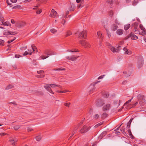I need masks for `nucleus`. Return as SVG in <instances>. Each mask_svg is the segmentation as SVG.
I'll return each instance as SVG.
<instances>
[{"label":"nucleus","mask_w":146,"mask_h":146,"mask_svg":"<svg viewBox=\"0 0 146 146\" xmlns=\"http://www.w3.org/2000/svg\"><path fill=\"white\" fill-rule=\"evenodd\" d=\"M42 11L41 9H39V10L37 11H36V13L37 14H39L42 12Z\"/></svg>","instance_id":"603ef678"},{"label":"nucleus","mask_w":146,"mask_h":146,"mask_svg":"<svg viewBox=\"0 0 146 146\" xmlns=\"http://www.w3.org/2000/svg\"><path fill=\"white\" fill-rule=\"evenodd\" d=\"M31 47L34 51H35L36 50H37V48L34 44L32 45Z\"/></svg>","instance_id":"2f4dec72"},{"label":"nucleus","mask_w":146,"mask_h":146,"mask_svg":"<svg viewBox=\"0 0 146 146\" xmlns=\"http://www.w3.org/2000/svg\"><path fill=\"white\" fill-rule=\"evenodd\" d=\"M133 119V118L129 120V121L128 122V123H127V128H130V125H131V122L132 121Z\"/></svg>","instance_id":"a211bd4d"},{"label":"nucleus","mask_w":146,"mask_h":146,"mask_svg":"<svg viewBox=\"0 0 146 146\" xmlns=\"http://www.w3.org/2000/svg\"><path fill=\"white\" fill-rule=\"evenodd\" d=\"M138 23L137 22H135L133 24V26H134L135 27H137L138 26Z\"/></svg>","instance_id":"6e6d98bb"},{"label":"nucleus","mask_w":146,"mask_h":146,"mask_svg":"<svg viewBox=\"0 0 146 146\" xmlns=\"http://www.w3.org/2000/svg\"><path fill=\"white\" fill-rule=\"evenodd\" d=\"M37 73L39 74H43L44 73V71L43 70H40L37 71Z\"/></svg>","instance_id":"a19ab883"},{"label":"nucleus","mask_w":146,"mask_h":146,"mask_svg":"<svg viewBox=\"0 0 146 146\" xmlns=\"http://www.w3.org/2000/svg\"><path fill=\"white\" fill-rule=\"evenodd\" d=\"M105 75H102L101 76H100L98 78V80H99V79H102L105 76Z\"/></svg>","instance_id":"864d4df0"},{"label":"nucleus","mask_w":146,"mask_h":146,"mask_svg":"<svg viewBox=\"0 0 146 146\" xmlns=\"http://www.w3.org/2000/svg\"><path fill=\"white\" fill-rule=\"evenodd\" d=\"M66 21L65 19H63V20L61 21V23L64 25L66 22Z\"/></svg>","instance_id":"69168bd1"},{"label":"nucleus","mask_w":146,"mask_h":146,"mask_svg":"<svg viewBox=\"0 0 146 146\" xmlns=\"http://www.w3.org/2000/svg\"><path fill=\"white\" fill-rule=\"evenodd\" d=\"M108 116V115L106 113H103L101 116L102 118L104 119L105 118Z\"/></svg>","instance_id":"aec40b11"},{"label":"nucleus","mask_w":146,"mask_h":146,"mask_svg":"<svg viewBox=\"0 0 146 146\" xmlns=\"http://www.w3.org/2000/svg\"><path fill=\"white\" fill-rule=\"evenodd\" d=\"M106 31L108 36L109 38H110L111 36V33L109 32V30L106 29Z\"/></svg>","instance_id":"e433bc0d"},{"label":"nucleus","mask_w":146,"mask_h":146,"mask_svg":"<svg viewBox=\"0 0 146 146\" xmlns=\"http://www.w3.org/2000/svg\"><path fill=\"white\" fill-rule=\"evenodd\" d=\"M137 104H138V102H137L135 103L134 104H132L131 105H130L131 108H133V107H135V106H136V105Z\"/></svg>","instance_id":"4c0bfd02"},{"label":"nucleus","mask_w":146,"mask_h":146,"mask_svg":"<svg viewBox=\"0 0 146 146\" xmlns=\"http://www.w3.org/2000/svg\"><path fill=\"white\" fill-rule=\"evenodd\" d=\"M50 32L52 33H55L57 32V30L54 29H52L50 30Z\"/></svg>","instance_id":"473e14b6"},{"label":"nucleus","mask_w":146,"mask_h":146,"mask_svg":"<svg viewBox=\"0 0 146 146\" xmlns=\"http://www.w3.org/2000/svg\"><path fill=\"white\" fill-rule=\"evenodd\" d=\"M16 39V37H15L13 39L8 41L7 42L9 44L10 43H11V42H13V41H14Z\"/></svg>","instance_id":"8fccbe9b"},{"label":"nucleus","mask_w":146,"mask_h":146,"mask_svg":"<svg viewBox=\"0 0 146 146\" xmlns=\"http://www.w3.org/2000/svg\"><path fill=\"white\" fill-rule=\"evenodd\" d=\"M44 76V75H37V77L38 78H43Z\"/></svg>","instance_id":"bf43d9fd"},{"label":"nucleus","mask_w":146,"mask_h":146,"mask_svg":"<svg viewBox=\"0 0 146 146\" xmlns=\"http://www.w3.org/2000/svg\"><path fill=\"white\" fill-rule=\"evenodd\" d=\"M70 103H65L64 104V105L67 107H69L70 106Z\"/></svg>","instance_id":"49530a36"},{"label":"nucleus","mask_w":146,"mask_h":146,"mask_svg":"<svg viewBox=\"0 0 146 146\" xmlns=\"http://www.w3.org/2000/svg\"><path fill=\"white\" fill-rule=\"evenodd\" d=\"M78 37L80 38H83L84 39H86L87 37V32L86 31H83L80 33L78 35Z\"/></svg>","instance_id":"0eeeda50"},{"label":"nucleus","mask_w":146,"mask_h":146,"mask_svg":"<svg viewBox=\"0 0 146 146\" xmlns=\"http://www.w3.org/2000/svg\"><path fill=\"white\" fill-rule=\"evenodd\" d=\"M125 53L128 54H131V51H129L128 50L127 51H125Z\"/></svg>","instance_id":"5fc2aeb1"},{"label":"nucleus","mask_w":146,"mask_h":146,"mask_svg":"<svg viewBox=\"0 0 146 146\" xmlns=\"http://www.w3.org/2000/svg\"><path fill=\"white\" fill-rule=\"evenodd\" d=\"M118 28L117 25L115 24H113L111 26V29L113 31H115Z\"/></svg>","instance_id":"2eb2a0df"},{"label":"nucleus","mask_w":146,"mask_h":146,"mask_svg":"<svg viewBox=\"0 0 146 146\" xmlns=\"http://www.w3.org/2000/svg\"><path fill=\"white\" fill-rule=\"evenodd\" d=\"M97 35L99 37V38H102V39L103 36L101 33L100 31H98L97 32Z\"/></svg>","instance_id":"bb28decb"},{"label":"nucleus","mask_w":146,"mask_h":146,"mask_svg":"<svg viewBox=\"0 0 146 146\" xmlns=\"http://www.w3.org/2000/svg\"><path fill=\"white\" fill-rule=\"evenodd\" d=\"M109 15L111 17L113 14V11H110L109 12Z\"/></svg>","instance_id":"37998d69"},{"label":"nucleus","mask_w":146,"mask_h":146,"mask_svg":"<svg viewBox=\"0 0 146 146\" xmlns=\"http://www.w3.org/2000/svg\"><path fill=\"white\" fill-rule=\"evenodd\" d=\"M56 87H59L60 88H61V86L54 84H47L44 86V88L48 92L52 94H54V93L52 90L51 88Z\"/></svg>","instance_id":"f257e3e1"},{"label":"nucleus","mask_w":146,"mask_h":146,"mask_svg":"<svg viewBox=\"0 0 146 146\" xmlns=\"http://www.w3.org/2000/svg\"><path fill=\"white\" fill-rule=\"evenodd\" d=\"M29 54V53L27 51H25L24 53L23 54V55L24 56H26Z\"/></svg>","instance_id":"774afa93"},{"label":"nucleus","mask_w":146,"mask_h":146,"mask_svg":"<svg viewBox=\"0 0 146 146\" xmlns=\"http://www.w3.org/2000/svg\"><path fill=\"white\" fill-rule=\"evenodd\" d=\"M133 97L132 98H131V99H130L129 100H128V101H127V102H126V103H125L124 104V106H125V105H127L129 103V102H130L131 101V99L133 98Z\"/></svg>","instance_id":"c03bdc74"},{"label":"nucleus","mask_w":146,"mask_h":146,"mask_svg":"<svg viewBox=\"0 0 146 146\" xmlns=\"http://www.w3.org/2000/svg\"><path fill=\"white\" fill-rule=\"evenodd\" d=\"M107 134V131H105L102 133L99 136V138L100 139H102V137L106 135Z\"/></svg>","instance_id":"dca6fc26"},{"label":"nucleus","mask_w":146,"mask_h":146,"mask_svg":"<svg viewBox=\"0 0 146 146\" xmlns=\"http://www.w3.org/2000/svg\"><path fill=\"white\" fill-rule=\"evenodd\" d=\"M123 30L121 29H118L117 31V33L119 35H121L123 34Z\"/></svg>","instance_id":"f3484780"},{"label":"nucleus","mask_w":146,"mask_h":146,"mask_svg":"<svg viewBox=\"0 0 146 146\" xmlns=\"http://www.w3.org/2000/svg\"><path fill=\"white\" fill-rule=\"evenodd\" d=\"M48 50H46L44 51V53L46 55H48Z\"/></svg>","instance_id":"0e129e2a"},{"label":"nucleus","mask_w":146,"mask_h":146,"mask_svg":"<svg viewBox=\"0 0 146 146\" xmlns=\"http://www.w3.org/2000/svg\"><path fill=\"white\" fill-rule=\"evenodd\" d=\"M20 126L19 125H16L13 128L15 130H18L20 127Z\"/></svg>","instance_id":"7c9ffc66"},{"label":"nucleus","mask_w":146,"mask_h":146,"mask_svg":"<svg viewBox=\"0 0 146 146\" xmlns=\"http://www.w3.org/2000/svg\"><path fill=\"white\" fill-rule=\"evenodd\" d=\"M120 102H121V100H119V103L117 101H115L114 103L115 104H117V103H118V104L117 106V107H118L120 105Z\"/></svg>","instance_id":"79ce46f5"},{"label":"nucleus","mask_w":146,"mask_h":146,"mask_svg":"<svg viewBox=\"0 0 146 146\" xmlns=\"http://www.w3.org/2000/svg\"><path fill=\"white\" fill-rule=\"evenodd\" d=\"M17 34V32H11L8 30L5 31L3 33V35H14Z\"/></svg>","instance_id":"9b49d317"},{"label":"nucleus","mask_w":146,"mask_h":146,"mask_svg":"<svg viewBox=\"0 0 146 146\" xmlns=\"http://www.w3.org/2000/svg\"><path fill=\"white\" fill-rule=\"evenodd\" d=\"M105 104L104 101L102 99H99L96 102V104L98 107H100L102 106Z\"/></svg>","instance_id":"39448f33"},{"label":"nucleus","mask_w":146,"mask_h":146,"mask_svg":"<svg viewBox=\"0 0 146 146\" xmlns=\"http://www.w3.org/2000/svg\"><path fill=\"white\" fill-rule=\"evenodd\" d=\"M130 37L132 40H136L138 38V37L137 36L135 35L133 33L131 32L130 35L126 37L125 39H127Z\"/></svg>","instance_id":"6e6552de"},{"label":"nucleus","mask_w":146,"mask_h":146,"mask_svg":"<svg viewBox=\"0 0 146 146\" xmlns=\"http://www.w3.org/2000/svg\"><path fill=\"white\" fill-rule=\"evenodd\" d=\"M102 124H103V123L102 122L99 123L98 124H97L95 125V128L98 127H99V126L102 125Z\"/></svg>","instance_id":"58836bf2"},{"label":"nucleus","mask_w":146,"mask_h":146,"mask_svg":"<svg viewBox=\"0 0 146 146\" xmlns=\"http://www.w3.org/2000/svg\"><path fill=\"white\" fill-rule=\"evenodd\" d=\"M14 87V86L13 85L9 84L6 87L5 89L9 90L12 88H13Z\"/></svg>","instance_id":"412c9836"},{"label":"nucleus","mask_w":146,"mask_h":146,"mask_svg":"<svg viewBox=\"0 0 146 146\" xmlns=\"http://www.w3.org/2000/svg\"><path fill=\"white\" fill-rule=\"evenodd\" d=\"M120 131L122 132V133H123L125 135H126V133L125 131V128L124 127H122L120 129Z\"/></svg>","instance_id":"5701e85b"},{"label":"nucleus","mask_w":146,"mask_h":146,"mask_svg":"<svg viewBox=\"0 0 146 146\" xmlns=\"http://www.w3.org/2000/svg\"><path fill=\"white\" fill-rule=\"evenodd\" d=\"M79 42L85 48H90V45L89 43L85 40H80Z\"/></svg>","instance_id":"20e7f679"},{"label":"nucleus","mask_w":146,"mask_h":146,"mask_svg":"<svg viewBox=\"0 0 146 146\" xmlns=\"http://www.w3.org/2000/svg\"><path fill=\"white\" fill-rule=\"evenodd\" d=\"M114 0H108L107 2L108 3H110L111 4L114 2Z\"/></svg>","instance_id":"09e8293b"},{"label":"nucleus","mask_w":146,"mask_h":146,"mask_svg":"<svg viewBox=\"0 0 146 146\" xmlns=\"http://www.w3.org/2000/svg\"><path fill=\"white\" fill-rule=\"evenodd\" d=\"M27 48V46H25L24 47H21L20 48V49L21 50H25Z\"/></svg>","instance_id":"13d9d810"},{"label":"nucleus","mask_w":146,"mask_h":146,"mask_svg":"<svg viewBox=\"0 0 146 146\" xmlns=\"http://www.w3.org/2000/svg\"><path fill=\"white\" fill-rule=\"evenodd\" d=\"M4 41L3 40L0 39V45H3Z\"/></svg>","instance_id":"3c124183"},{"label":"nucleus","mask_w":146,"mask_h":146,"mask_svg":"<svg viewBox=\"0 0 146 146\" xmlns=\"http://www.w3.org/2000/svg\"><path fill=\"white\" fill-rule=\"evenodd\" d=\"M110 49L113 52H117V50L116 51L115 48L113 47H111V48Z\"/></svg>","instance_id":"72a5a7b5"},{"label":"nucleus","mask_w":146,"mask_h":146,"mask_svg":"<svg viewBox=\"0 0 146 146\" xmlns=\"http://www.w3.org/2000/svg\"><path fill=\"white\" fill-rule=\"evenodd\" d=\"M13 139L14 140V142L12 143V145H15V143L17 141V140L15 138Z\"/></svg>","instance_id":"f704fd0d"},{"label":"nucleus","mask_w":146,"mask_h":146,"mask_svg":"<svg viewBox=\"0 0 146 146\" xmlns=\"http://www.w3.org/2000/svg\"><path fill=\"white\" fill-rule=\"evenodd\" d=\"M0 21L2 23L4 22V19L3 16L0 14Z\"/></svg>","instance_id":"a878e982"},{"label":"nucleus","mask_w":146,"mask_h":146,"mask_svg":"<svg viewBox=\"0 0 146 146\" xmlns=\"http://www.w3.org/2000/svg\"><path fill=\"white\" fill-rule=\"evenodd\" d=\"M127 131H128V133H129L130 136H131V138L133 139V138H134V137L132 135V134L131 133V130L129 128L127 130Z\"/></svg>","instance_id":"393cba45"},{"label":"nucleus","mask_w":146,"mask_h":146,"mask_svg":"<svg viewBox=\"0 0 146 146\" xmlns=\"http://www.w3.org/2000/svg\"><path fill=\"white\" fill-rule=\"evenodd\" d=\"M114 24H115L118 25L120 24V23L118 21L117 19H116L114 21Z\"/></svg>","instance_id":"de8ad7c7"},{"label":"nucleus","mask_w":146,"mask_h":146,"mask_svg":"<svg viewBox=\"0 0 146 146\" xmlns=\"http://www.w3.org/2000/svg\"><path fill=\"white\" fill-rule=\"evenodd\" d=\"M2 25L7 26H9L10 27L11 26V23L9 22L8 21H6L5 22H3V23H2Z\"/></svg>","instance_id":"6ab92c4d"},{"label":"nucleus","mask_w":146,"mask_h":146,"mask_svg":"<svg viewBox=\"0 0 146 146\" xmlns=\"http://www.w3.org/2000/svg\"><path fill=\"white\" fill-rule=\"evenodd\" d=\"M100 81H98L92 84L90 86V93H92L95 91L96 87H95V85L98 82H100Z\"/></svg>","instance_id":"423d86ee"},{"label":"nucleus","mask_w":146,"mask_h":146,"mask_svg":"<svg viewBox=\"0 0 146 146\" xmlns=\"http://www.w3.org/2000/svg\"><path fill=\"white\" fill-rule=\"evenodd\" d=\"M48 55L46 56H41V58L42 59H45L46 58H48L50 55H54L55 54V53L53 52L48 50Z\"/></svg>","instance_id":"9d476101"},{"label":"nucleus","mask_w":146,"mask_h":146,"mask_svg":"<svg viewBox=\"0 0 146 146\" xmlns=\"http://www.w3.org/2000/svg\"><path fill=\"white\" fill-rule=\"evenodd\" d=\"M75 6H71V7L69 9V11H72L74 10L75 9Z\"/></svg>","instance_id":"c9c22d12"},{"label":"nucleus","mask_w":146,"mask_h":146,"mask_svg":"<svg viewBox=\"0 0 146 146\" xmlns=\"http://www.w3.org/2000/svg\"><path fill=\"white\" fill-rule=\"evenodd\" d=\"M110 107L111 106L110 104H106V105L103 107V110L104 111H106L107 110H108L110 109Z\"/></svg>","instance_id":"ddd939ff"},{"label":"nucleus","mask_w":146,"mask_h":146,"mask_svg":"<svg viewBox=\"0 0 146 146\" xmlns=\"http://www.w3.org/2000/svg\"><path fill=\"white\" fill-rule=\"evenodd\" d=\"M99 117V115L98 114H95L94 115V117L96 119H98Z\"/></svg>","instance_id":"680f3d73"},{"label":"nucleus","mask_w":146,"mask_h":146,"mask_svg":"<svg viewBox=\"0 0 146 146\" xmlns=\"http://www.w3.org/2000/svg\"><path fill=\"white\" fill-rule=\"evenodd\" d=\"M72 34V33L70 31H69L67 32L66 34V35H65V37H68V36L71 35Z\"/></svg>","instance_id":"c756f323"},{"label":"nucleus","mask_w":146,"mask_h":146,"mask_svg":"<svg viewBox=\"0 0 146 146\" xmlns=\"http://www.w3.org/2000/svg\"><path fill=\"white\" fill-rule=\"evenodd\" d=\"M54 70H65V69L64 68L61 69L60 68H58L57 69H55Z\"/></svg>","instance_id":"a18cd8bd"},{"label":"nucleus","mask_w":146,"mask_h":146,"mask_svg":"<svg viewBox=\"0 0 146 146\" xmlns=\"http://www.w3.org/2000/svg\"><path fill=\"white\" fill-rule=\"evenodd\" d=\"M130 24H128L125 25L124 26V29L125 30H127L130 27Z\"/></svg>","instance_id":"4be33fe9"},{"label":"nucleus","mask_w":146,"mask_h":146,"mask_svg":"<svg viewBox=\"0 0 146 146\" xmlns=\"http://www.w3.org/2000/svg\"><path fill=\"white\" fill-rule=\"evenodd\" d=\"M79 56L75 55H72L71 56H67L66 57V58L68 60L74 61L76 60Z\"/></svg>","instance_id":"1a4fd4ad"},{"label":"nucleus","mask_w":146,"mask_h":146,"mask_svg":"<svg viewBox=\"0 0 146 146\" xmlns=\"http://www.w3.org/2000/svg\"><path fill=\"white\" fill-rule=\"evenodd\" d=\"M76 132V130H75L74 131H73V132L72 133V134L70 136L69 138H71L74 135V133Z\"/></svg>","instance_id":"e2e57ef3"},{"label":"nucleus","mask_w":146,"mask_h":146,"mask_svg":"<svg viewBox=\"0 0 146 146\" xmlns=\"http://www.w3.org/2000/svg\"><path fill=\"white\" fill-rule=\"evenodd\" d=\"M36 139L37 141H40L41 139V135H38L36 137Z\"/></svg>","instance_id":"cd10ccee"},{"label":"nucleus","mask_w":146,"mask_h":146,"mask_svg":"<svg viewBox=\"0 0 146 146\" xmlns=\"http://www.w3.org/2000/svg\"><path fill=\"white\" fill-rule=\"evenodd\" d=\"M28 131H31L33 130V129L31 127H29L27 129Z\"/></svg>","instance_id":"338daca9"},{"label":"nucleus","mask_w":146,"mask_h":146,"mask_svg":"<svg viewBox=\"0 0 146 146\" xmlns=\"http://www.w3.org/2000/svg\"><path fill=\"white\" fill-rule=\"evenodd\" d=\"M26 25V23L25 22H21L17 24V26L19 28H21L24 27Z\"/></svg>","instance_id":"4468645a"},{"label":"nucleus","mask_w":146,"mask_h":146,"mask_svg":"<svg viewBox=\"0 0 146 146\" xmlns=\"http://www.w3.org/2000/svg\"><path fill=\"white\" fill-rule=\"evenodd\" d=\"M20 7H21V6L20 5H16V6H15L14 7H13L12 9H19L20 8Z\"/></svg>","instance_id":"ea45409f"},{"label":"nucleus","mask_w":146,"mask_h":146,"mask_svg":"<svg viewBox=\"0 0 146 146\" xmlns=\"http://www.w3.org/2000/svg\"><path fill=\"white\" fill-rule=\"evenodd\" d=\"M139 2V1L138 0H135L132 3V5L133 6L136 5Z\"/></svg>","instance_id":"c85d7f7f"},{"label":"nucleus","mask_w":146,"mask_h":146,"mask_svg":"<svg viewBox=\"0 0 146 146\" xmlns=\"http://www.w3.org/2000/svg\"><path fill=\"white\" fill-rule=\"evenodd\" d=\"M142 33L144 35H146V30H145V29L142 30Z\"/></svg>","instance_id":"052dcab7"},{"label":"nucleus","mask_w":146,"mask_h":146,"mask_svg":"<svg viewBox=\"0 0 146 146\" xmlns=\"http://www.w3.org/2000/svg\"><path fill=\"white\" fill-rule=\"evenodd\" d=\"M139 28L141 29L142 30H143L144 29H145V28L143 27V26L141 25V24L139 25Z\"/></svg>","instance_id":"4d7b16f0"},{"label":"nucleus","mask_w":146,"mask_h":146,"mask_svg":"<svg viewBox=\"0 0 146 146\" xmlns=\"http://www.w3.org/2000/svg\"><path fill=\"white\" fill-rule=\"evenodd\" d=\"M57 12L54 9H52L50 15V16L51 17L54 18L56 15Z\"/></svg>","instance_id":"f8f14e48"},{"label":"nucleus","mask_w":146,"mask_h":146,"mask_svg":"<svg viewBox=\"0 0 146 146\" xmlns=\"http://www.w3.org/2000/svg\"><path fill=\"white\" fill-rule=\"evenodd\" d=\"M103 97L105 98H107L108 97L109 94L108 92H105L103 95Z\"/></svg>","instance_id":"b1692460"},{"label":"nucleus","mask_w":146,"mask_h":146,"mask_svg":"<svg viewBox=\"0 0 146 146\" xmlns=\"http://www.w3.org/2000/svg\"><path fill=\"white\" fill-rule=\"evenodd\" d=\"M90 127L84 125L81 128L80 131L81 133H85L89 130Z\"/></svg>","instance_id":"7ed1b4c3"},{"label":"nucleus","mask_w":146,"mask_h":146,"mask_svg":"<svg viewBox=\"0 0 146 146\" xmlns=\"http://www.w3.org/2000/svg\"><path fill=\"white\" fill-rule=\"evenodd\" d=\"M137 98L140 105L141 106L143 105L145 102V100L144 98L143 95L142 94H139Z\"/></svg>","instance_id":"f03ea898"}]
</instances>
